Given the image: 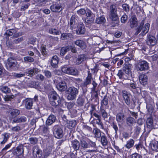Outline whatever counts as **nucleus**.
<instances>
[{
	"label": "nucleus",
	"instance_id": "obj_1",
	"mask_svg": "<svg viewBox=\"0 0 158 158\" xmlns=\"http://www.w3.org/2000/svg\"><path fill=\"white\" fill-rule=\"evenodd\" d=\"M39 72V69L37 68H33L32 69H28L26 70L24 73H12V76L14 78H20L24 77L25 75L32 77L34 75Z\"/></svg>",
	"mask_w": 158,
	"mask_h": 158
},
{
	"label": "nucleus",
	"instance_id": "obj_2",
	"mask_svg": "<svg viewBox=\"0 0 158 158\" xmlns=\"http://www.w3.org/2000/svg\"><path fill=\"white\" fill-rule=\"evenodd\" d=\"M144 21L143 20L140 23L139 25L136 29V31L135 34L138 35L141 31V34L142 35H145L149 31L150 27V24L147 23L144 25Z\"/></svg>",
	"mask_w": 158,
	"mask_h": 158
},
{
	"label": "nucleus",
	"instance_id": "obj_3",
	"mask_svg": "<svg viewBox=\"0 0 158 158\" xmlns=\"http://www.w3.org/2000/svg\"><path fill=\"white\" fill-rule=\"evenodd\" d=\"M78 92V89L74 87L69 88L66 91V93L68 94L67 99L69 100L75 99Z\"/></svg>",
	"mask_w": 158,
	"mask_h": 158
},
{
	"label": "nucleus",
	"instance_id": "obj_4",
	"mask_svg": "<svg viewBox=\"0 0 158 158\" xmlns=\"http://www.w3.org/2000/svg\"><path fill=\"white\" fill-rule=\"evenodd\" d=\"M50 103L53 106L56 107L61 104V100L59 98H58L57 94L54 91H52L50 94Z\"/></svg>",
	"mask_w": 158,
	"mask_h": 158
},
{
	"label": "nucleus",
	"instance_id": "obj_5",
	"mask_svg": "<svg viewBox=\"0 0 158 158\" xmlns=\"http://www.w3.org/2000/svg\"><path fill=\"white\" fill-rule=\"evenodd\" d=\"M54 136L57 139L62 138L63 136V130L58 125H56L53 127Z\"/></svg>",
	"mask_w": 158,
	"mask_h": 158
},
{
	"label": "nucleus",
	"instance_id": "obj_6",
	"mask_svg": "<svg viewBox=\"0 0 158 158\" xmlns=\"http://www.w3.org/2000/svg\"><path fill=\"white\" fill-rule=\"evenodd\" d=\"M147 127L149 129V131H151L153 129L158 128V124L157 123H154L152 117L148 118L146 120Z\"/></svg>",
	"mask_w": 158,
	"mask_h": 158
},
{
	"label": "nucleus",
	"instance_id": "obj_7",
	"mask_svg": "<svg viewBox=\"0 0 158 158\" xmlns=\"http://www.w3.org/2000/svg\"><path fill=\"white\" fill-rule=\"evenodd\" d=\"M128 23L131 28L136 27L138 24V21L135 15H132L129 19Z\"/></svg>",
	"mask_w": 158,
	"mask_h": 158
},
{
	"label": "nucleus",
	"instance_id": "obj_8",
	"mask_svg": "<svg viewBox=\"0 0 158 158\" xmlns=\"http://www.w3.org/2000/svg\"><path fill=\"white\" fill-rule=\"evenodd\" d=\"M33 153L35 155L36 158H45L43 152L38 146H35L33 149Z\"/></svg>",
	"mask_w": 158,
	"mask_h": 158
},
{
	"label": "nucleus",
	"instance_id": "obj_9",
	"mask_svg": "<svg viewBox=\"0 0 158 158\" xmlns=\"http://www.w3.org/2000/svg\"><path fill=\"white\" fill-rule=\"evenodd\" d=\"M16 30L15 29H10L7 30L5 34V36L7 39H8V37L10 36L13 35V37H17L19 36V33L16 34Z\"/></svg>",
	"mask_w": 158,
	"mask_h": 158
},
{
	"label": "nucleus",
	"instance_id": "obj_10",
	"mask_svg": "<svg viewBox=\"0 0 158 158\" xmlns=\"http://www.w3.org/2000/svg\"><path fill=\"white\" fill-rule=\"evenodd\" d=\"M148 64L145 61H143L139 62L137 66V69L139 71H142L148 69Z\"/></svg>",
	"mask_w": 158,
	"mask_h": 158
},
{
	"label": "nucleus",
	"instance_id": "obj_11",
	"mask_svg": "<svg viewBox=\"0 0 158 158\" xmlns=\"http://www.w3.org/2000/svg\"><path fill=\"white\" fill-rule=\"evenodd\" d=\"M75 29H76V33L78 35L84 34L85 32V26L82 23L76 25V28Z\"/></svg>",
	"mask_w": 158,
	"mask_h": 158
},
{
	"label": "nucleus",
	"instance_id": "obj_12",
	"mask_svg": "<svg viewBox=\"0 0 158 158\" xmlns=\"http://www.w3.org/2000/svg\"><path fill=\"white\" fill-rule=\"evenodd\" d=\"M122 96L125 103L128 105L130 103V94L125 90L122 92Z\"/></svg>",
	"mask_w": 158,
	"mask_h": 158
},
{
	"label": "nucleus",
	"instance_id": "obj_13",
	"mask_svg": "<svg viewBox=\"0 0 158 158\" xmlns=\"http://www.w3.org/2000/svg\"><path fill=\"white\" fill-rule=\"evenodd\" d=\"M17 64L16 60L12 57L9 58L7 60L6 65L9 68H12L15 67Z\"/></svg>",
	"mask_w": 158,
	"mask_h": 158
},
{
	"label": "nucleus",
	"instance_id": "obj_14",
	"mask_svg": "<svg viewBox=\"0 0 158 158\" xmlns=\"http://www.w3.org/2000/svg\"><path fill=\"white\" fill-rule=\"evenodd\" d=\"M140 83L144 86L148 83V79L147 76L144 74H141L139 77Z\"/></svg>",
	"mask_w": 158,
	"mask_h": 158
},
{
	"label": "nucleus",
	"instance_id": "obj_15",
	"mask_svg": "<svg viewBox=\"0 0 158 158\" xmlns=\"http://www.w3.org/2000/svg\"><path fill=\"white\" fill-rule=\"evenodd\" d=\"M24 146L22 145H19L13 151L14 155L19 156L21 155L23 153Z\"/></svg>",
	"mask_w": 158,
	"mask_h": 158
},
{
	"label": "nucleus",
	"instance_id": "obj_16",
	"mask_svg": "<svg viewBox=\"0 0 158 158\" xmlns=\"http://www.w3.org/2000/svg\"><path fill=\"white\" fill-rule=\"evenodd\" d=\"M25 107L27 109H30L33 104V100L31 98H27L23 101Z\"/></svg>",
	"mask_w": 158,
	"mask_h": 158
},
{
	"label": "nucleus",
	"instance_id": "obj_17",
	"mask_svg": "<svg viewBox=\"0 0 158 158\" xmlns=\"http://www.w3.org/2000/svg\"><path fill=\"white\" fill-rule=\"evenodd\" d=\"M146 43L148 45L153 46L156 44V40L154 36L150 35L148 36Z\"/></svg>",
	"mask_w": 158,
	"mask_h": 158
},
{
	"label": "nucleus",
	"instance_id": "obj_18",
	"mask_svg": "<svg viewBox=\"0 0 158 158\" xmlns=\"http://www.w3.org/2000/svg\"><path fill=\"white\" fill-rule=\"evenodd\" d=\"M50 9L53 12H60L62 10L61 5L58 3L53 4L50 6Z\"/></svg>",
	"mask_w": 158,
	"mask_h": 158
},
{
	"label": "nucleus",
	"instance_id": "obj_19",
	"mask_svg": "<svg viewBox=\"0 0 158 158\" xmlns=\"http://www.w3.org/2000/svg\"><path fill=\"white\" fill-rule=\"evenodd\" d=\"M74 43L77 46H78L82 49H85L86 47L85 42L83 40H77L74 41Z\"/></svg>",
	"mask_w": 158,
	"mask_h": 158
},
{
	"label": "nucleus",
	"instance_id": "obj_20",
	"mask_svg": "<svg viewBox=\"0 0 158 158\" xmlns=\"http://www.w3.org/2000/svg\"><path fill=\"white\" fill-rule=\"evenodd\" d=\"M132 65L131 64L128 63L125 64L123 68V70L127 75H129L131 73V70Z\"/></svg>",
	"mask_w": 158,
	"mask_h": 158
},
{
	"label": "nucleus",
	"instance_id": "obj_21",
	"mask_svg": "<svg viewBox=\"0 0 158 158\" xmlns=\"http://www.w3.org/2000/svg\"><path fill=\"white\" fill-rule=\"evenodd\" d=\"M56 118V116L53 114L50 115L48 118L46 122L47 125L50 126L55 122Z\"/></svg>",
	"mask_w": 158,
	"mask_h": 158
},
{
	"label": "nucleus",
	"instance_id": "obj_22",
	"mask_svg": "<svg viewBox=\"0 0 158 158\" xmlns=\"http://www.w3.org/2000/svg\"><path fill=\"white\" fill-rule=\"evenodd\" d=\"M56 87L59 90L62 91H64L66 89L67 86L64 81H61L57 84Z\"/></svg>",
	"mask_w": 158,
	"mask_h": 158
},
{
	"label": "nucleus",
	"instance_id": "obj_23",
	"mask_svg": "<svg viewBox=\"0 0 158 158\" xmlns=\"http://www.w3.org/2000/svg\"><path fill=\"white\" fill-rule=\"evenodd\" d=\"M76 18V15H73L71 18L70 22V24L71 28L72 30L73 29H75L76 28V25H77L76 23L77 19Z\"/></svg>",
	"mask_w": 158,
	"mask_h": 158
},
{
	"label": "nucleus",
	"instance_id": "obj_24",
	"mask_svg": "<svg viewBox=\"0 0 158 158\" xmlns=\"http://www.w3.org/2000/svg\"><path fill=\"white\" fill-rule=\"evenodd\" d=\"M125 119V115L123 112H119L116 115V120L118 123H121Z\"/></svg>",
	"mask_w": 158,
	"mask_h": 158
},
{
	"label": "nucleus",
	"instance_id": "obj_25",
	"mask_svg": "<svg viewBox=\"0 0 158 158\" xmlns=\"http://www.w3.org/2000/svg\"><path fill=\"white\" fill-rule=\"evenodd\" d=\"M27 118L26 117L24 116H22L20 117H19L17 118H14L13 120L12 123H24L26 122Z\"/></svg>",
	"mask_w": 158,
	"mask_h": 158
},
{
	"label": "nucleus",
	"instance_id": "obj_26",
	"mask_svg": "<svg viewBox=\"0 0 158 158\" xmlns=\"http://www.w3.org/2000/svg\"><path fill=\"white\" fill-rule=\"evenodd\" d=\"M86 59L85 55H81L78 56L77 58L76 59L75 62L76 64L79 65L85 60Z\"/></svg>",
	"mask_w": 158,
	"mask_h": 158
},
{
	"label": "nucleus",
	"instance_id": "obj_27",
	"mask_svg": "<svg viewBox=\"0 0 158 158\" xmlns=\"http://www.w3.org/2000/svg\"><path fill=\"white\" fill-rule=\"evenodd\" d=\"M72 147L75 150H79L80 147V144L79 142L77 140L75 139L71 142Z\"/></svg>",
	"mask_w": 158,
	"mask_h": 158
},
{
	"label": "nucleus",
	"instance_id": "obj_28",
	"mask_svg": "<svg viewBox=\"0 0 158 158\" xmlns=\"http://www.w3.org/2000/svg\"><path fill=\"white\" fill-rule=\"evenodd\" d=\"M58 63V57L56 55L53 56L52 58L51 65L53 68H56Z\"/></svg>",
	"mask_w": 158,
	"mask_h": 158
},
{
	"label": "nucleus",
	"instance_id": "obj_29",
	"mask_svg": "<svg viewBox=\"0 0 158 158\" xmlns=\"http://www.w3.org/2000/svg\"><path fill=\"white\" fill-rule=\"evenodd\" d=\"M68 74L71 75L76 76L78 75L79 72L78 70L75 68L70 67L69 70Z\"/></svg>",
	"mask_w": 158,
	"mask_h": 158
},
{
	"label": "nucleus",
	"instance_id": "obj_30",
	"mask_svg": "<svg viewBox=\"0 0 158 158\" xmlns=\"http://www.w3.org/2000/svg\"><path fill=\"white\" fill-rule=\"evenodd\" d=\"M136 84L134 81L127 84V86L128 88L131 91L133 92H135L137 87Z\"/></svg>",
	"mask_w": 158,
	"mask_h": 158
},
{
	"label": "nucleus",
	"instance_id": "obj_31",
	"mask_svg": "<svg viewBox=\"0 0 158 158\" xmlns=\"http://www.w3.org/2000/svg\"><path fill=\"white\" fill-rule=\"evenodd\" d=\"M10 116L12 118H14L19 115L20 114V111L17 109H11L10 111Z\"/></svg>",
	"mask_w": 158,
	"mask_h": 158
},
{
	"label": "nucleus",
	"instance_id": "obj_32",
	"mask_svg": "<svg viewBox=\"0 0 158 158\" xmlns=\"http://www.w3.org/2000/svg\"><path fill=\"white\" fill-rule=\"evenodd\" d=\"M95 21L97 24L103 25L106 23V20L105 17L100 16L97 18Z\"/></svg>",
	"mask_w": 158,
	"mask_h": 158
},
{
	"label": "nucleus",
	"instance_id": "obj_33",
	"mask_svg": "<svg viewBox=\"0 0 158 158\" xmlns=\"http://www.w3.org/2000/svg\"><path fill=\"white\" fill-rule=\"evenodd\" d=\"M73 35L70 33H63L61 34L60 39L62 40H69L72 38Z\"/></svg>",
	"mask_w": 158,
	"mask_h": 158
},
{
	"label": "nucleus",
	"instance_id": "obj_34",
	"mask_svg": "<svg viewBox=\"0 0 158 158\" xmlns=\"http://www.w3.org/2000/svg\"><path fill=\"white\" fill-rule=\"evenodd\" d=\"M30 5V4L29 3H26L24 2H20V10L21 11H24L27 9Z\"/></svg>",
	"mask_w": 158,
	"mask_h": 158
},
{
	"label": "nucleus",
	"instance_id": "obj_35",
	"mask_svg": "<svg viewBox=\"0 0 158 158\" xmlns=\"http://www.w3.org/2000/svg\"><path fill=\"white\" fill-rule=\"evenodd\" d=\"M92 78V75L90 73V71H88V76L86 78L85 81L84 83L85 85H87L91 83Z\"/></svg>",
	"mask_w": 158,
	"mask_h": 158
},
{
	"label": "nucleus",
	"instance_id": "obj_36",
	"mask_svg": "<svg viewBox=\"0 0 158 158\" xmlns=\"http://www.w3.org/2000/svg\"><path fill=\"white\" fill-rule=\"evenodd\" d=\"M83 97V95H80L77 100V103L80 106H82L84 104V99Z\"/></svg>",
	"mask_w": 158,
	"mask_h": 158
},
{
	"label": "nucleus",
	"instance_id": "obj_37",
	"mask_svg": "<svg viewBox=\"0 0 158 158\" xmlns=\"http://www.w3.org/2000/svg\"><path fill=\"white\" fill-rule=\"evenodd\" d=\"M93 133L95 138H100L102 136L100 130L98 128H94V129Z\"/></svg>",
	"mask_w": 158,
	"mask_h": 158
},
{
	"label": "nucleus",
	"instance_id": "obj_38",
	"mask_svg": "<svg viewBox=\"0 0 158 158\" xmlns=\"http://www.w3.org/2000/svg\"><path fill=\"white\" fill-rule=\"evenodd\" d=\"M77 124L75 120L69 121L67 122L66 124V126L69 129H71L74 127Z\"/></svg>",
	"mask_w": 158,
	"mask_h": 158
},
{
	"label": "nucleus",
	"instance_id": "obj_39",
	"mask_svg": "<svg viewBox=\"0 0 158 158\" xmlns=\"http://www.w3.org/2000/svg\"><path fill=\"white\" fill-rule=\"evenodd\" d=\"M71 47L70 46H67L62 47L60 50V55L64 56L67 52L70 50Z\"/></svg>",
	"mask_w": 158,
	"mask_h": 158
},
{
	"label": "nucleus",
	"instance_id": "obj_40",
	"mask_svg": "<svg viewBox=\"0 0 158 158\" xmlns=\"http://www.w3.org/2000/svg\"><path fill=\"white\" fill-rule=\"evenodd\" d=\"M80 145L81 149H85L89 148L88 143H87L84 139L80 140Z\"/></svg>",
	"mask_w": 158,
	"mask_h": 158
},
{
	"label": "nucleus",
	"instance_id": "obj_41",
	"mask_svg": "<svg viewBox=\"0 0 158 158\" xmlns=\"http://www.w3.org/2000/svg\"><path fill=\"white\" fill-rule=\"evenodd\" d=\"M134 144V141L132 139H131L127 142V144L125 146L128 149H130L132 148Z\"/></svg>",
	"mask_w": 158,
	"mask_h": 158
},
{
	"label": "nucleus",
	"instance_id": "obj_42",
	"mask_svg": "<svg viewBox=\"0 0 158 158\" xmlns=\"http://www.w3.org/2000/svg\"><path fill=\"white\" fill-rule=\"evenodd\" d=\"M109 17L113 21H116L118 19L117 12L110 13Z\"/></svg>",
	"mask_w": 158,
	"mask_h": 158
},
{
	"label": "nucleus",
	"instance_id": "obj_43",
	"mask_svg": "<svg viewBox=\"0 0 158 158\" xmlns=\"http://www.w3.org/2000/svg\"><path fill=\"white\" fill-rule=\"evenodd\" d=\"M101 142L103 146L107 145L108 141L105 135H102L101 137Z\"/></svg>",
	"mask_w": 158,
	"mask_h": 158
},
{
	"label": "nucleus",
	"instance_id": "obj_44",
	"mask_svg": "<svg viewBox=\"0 0 158 158\" xmlns=\"http://www.w3.org/2000/svg\"><path fill=\"white\" fill-rule=\"evenodd\" d=\"M48 125H43L42 126V129L43 134L47 135L49 133V128Z\"/></svg>",
	"mask_w": 158,
	"mask_h": 158
},
{
	"label": "nucleus",
	"instance_id": "obj_45",
	"mask_svg": "<svg viewBox=\"0 0 158 158\" xmlns=\"http://www.w3.org/2000/svg\"><path fill=\"white\" fill-rule=\"evenodd\" d=\"M117 75L120 79H126L128 78V77L123 72V70H120L118 71Z\"/></svg>",
	"mask_w": 158,
	"mask_h": 158
},
{
	"label": "nucleus",
	"instance_id": "obj_46",
	"mask_svg": "<svg viewBox=\"0 0 158 158\" xmlns=\"http://www.w3.org/2000/svg\"><path fill=\"white\" fill-rule=\"evenodd\" d=\"M9 138V134L8 133H4L2 135V139L3 140L1 142V143L3 144L6 143Z\"/></svg>",
	"mask_w": 158,
	"mask_h": 158
},
{
	"label": "nucleus",
	"instance_id": "obj_47",
	"mask_svg": "<svg viewBox=\"0 0 158 158\" xmlns=\"http://www.w3.org/2000/svg\"><path fill=\"white\" fill-rule=\"evenodd\" d=\"M151 147L153 150H157L158 148V142L153 141L151 143Z\"/></svg>",
	"mask_w": 158,
	"mask_h": 158
},
{
	"label": "nucleus",
	"instance_id": "obj_48",
	"mask_svg": "<svg viewBox=\"0 0 158 158\" xmlns=\"http://www.w3.org/2000/svg\"><path fill=\"white\" fill-rule=\"evenodd\" d=\"M16 85L19 89L25 88L26 87V83L24 82L19 81L17 82Z\"/></svg>",
	"mask_w": 158,
	"mask_h": 158
},
{
	"label": "nucleus",
	"instance_id": "obj_49",
	"mask_svg": "<svg viewBox=\"0 0 158 158\" xmlns=\"http://www.w3.org/2000/svg\"><path fill=\"white\" fill-rule=\"evenodd\" d=\"M0 90L5 93H9L10 92V89L6 86H2L0 88Z\"/></svg>",
	"mask_w": 158,
	"mask_h": 158
},
{
	"label": "nucleus",
	"instance_id": "obj_50",
	"mask_svg": "<svg viewBox=\"0 0 158 158\" xmlns=\"http://www.w3.org/2000/svg\"><path fill=\"white\" fill-rule=\"evenodd\" d=\"M43 73L46 78H50L52 76V73L48 70H44Z\"/></svg>",
	"mask_w": 158,
	"mask_h": 158
},
{
	"label": "nucleus",
	"instance_id": "obj_51",
	"mask_svg": "<svg viewBox=\"0 0 158 158\" xmlns=\"http://www.w3.org/2000/svg\"><path fill=\"white\" fill-rule=\"evenodd\" d=\"M49 33L54 35H59L60 33L59 30L56 29L51 28L49 30Z\"/></svg>",
	"mask_w": 158,
	"mask_h": 158
},
{
	"label": "nucleus",
	"instance_id": "obj_52",
	"mask_svg": "<svg viewBox=\"0 0 158 158\" xmlns=\"http://www.w3.org/2000/svg\"><path fill=\"white\" fill-rule=\"evenodd\" d=\"M24 61L25 62H33L34 60L35 59L32 57L30 56H27L24 57L23 58Z\"/></svg>",
	"mask_w": 158,
	"mask_h": 158
},
{
	"label": "nucleus",
	"instance_id": "obj_53",
	"mask_svg": "<svg viewBox=\"0 0 158 158\" xmlns=\"http://www.w3.org/2000/svg\"><path fill=\"white\" fill-rule=\"evenodd\" d=\"M123 10L126 12L128 13L130 11V8L129 5L127 4H123L122 5Z\"/></svg>",
	"mask_w": 158,
	"mask_h": 158
},
{
	"label": "nucleus",
	"instance_id": "obj_54",
	"mask_svg": "<svg viewBox=\"0 0 158 158\" xmlns=\"http://www.w3.org/2000/svg\"><path fill=\"white\" fill-rule=\"evenodd\" d=\"M30 143L32 144H36L38 141V139L36 137H31L28 139Z\"/></svg>",
	"mask_w": 158,
	"mask_h": 158
},
{
	"label": "nucleus",
	"instance_id": "obj_55",
	"mask_svg": "<svg viewBox=\"0 0 158 158\" xmlns=\"http://www.w3.org/2000/svg\"><path fill=\"white\" fill-rule=\"evenodd\" d=\"M70 67H68L65 65L64 66L61 68V71L63 73L68 74Z\"/></svg>",
	"mask_w": 158,
	"mask_h": 158
},
{
	"label": "nucleus",
	"instance_id": "obj_56",
	"mask_svg": "<svg viewBox=\"0 0 158 158\" xmlns=\"http://www.w3.org/2000/svg\"><path fill=\"white\" fill-rule=\"evenodd\" d=\"M100 112L102 117L104 119H105V118H107V113L106 112V111L104 109L101 108L100 110Z\"/></svg>",
	"mask_w": 158,
	"mask_h": 158
},
{
	"label": "nucleus",
	"instance_id": "obj_57",
	"mask_svg": "<svg viewBox=\"0 0 158 158\" xmlns=\"http://www.w3.org/2000/svg\"><path fill=\"white\" fill-rule=\"evenodd\" d=\"M110 13L117 12V9L115 5L112 4L110 7Z\"/></svg>",
	"mask_w": 158,
	"mask_h": 158
},
{
	"label": "nucleus",
	"instance_id": "obj_58",
	"mask_svg": "<svg viewBox=\"0 0 158 158\" xmlns=\"http://www.w3.org/2000/svg\"><path fill=\"white\" fill-rule=\"evenodd\" d=\"M44 156L45 158H46L50 154L51 151L49 149H45L44 151Z\"/></svg>",
	"mask_w": 158,
	"mask_h": 158
},
{
	"label": "nucleus",
	"instance_id": "obj_59",
	"mask_svg": "<svg viewBox=\"0 0 158 158\" xmlns=\"http://www.w3.org/2000/svg\"><path fill=\"white\" fill-rule=\"evenodd\" d=\"M108 103V99L106 95H105L104 96L103 99L102 101V104H103L104 105L106 106Z\"/></svg>",
	"mask_w": 158,
	"mask_h": 158
},
{
	"label": "nucleus",
	"instance_id": "obj_60",
	"mask_svg": "<svg viewBox=\"0 0 158 158\" xmlns=\"http://www.w3.org/2000/svg\"><path fill=\"white\" fill-rule=\"evenodd\" d=\"M127 16L126 14H125L121 17V22L122 23H125L127 22Z\"/></svg>",
	"mask_w": 158,
	"mask_h": 158
},
{
	"label": "nucleus",
	"instance_id": "obj_61",
	"mask_svg": "<svg viewBox=\"0 0 158 158\" xmlns=\"http://www.w3.org/2000/svg\"><path fill=\"white\" fill-rule=\"evenodd\" d=\"M134 119L133 118L131 117H129L126 119L127 123V124H132L133 123Z\"/></svg>",
	"mask_w": 158,
	"mask_h": 158
},
{
	"label": "nucleus",
	"instance_id": "obj_62",
	"mask_svg": "<svg viewBox=\"0 0 158 158\" xmlns=\"http://www.w3.org/2000/svg\"><path fill=\"white\" fill-rule=\"evenodd\" d=\"M36 79L43 81L45 80V77L42 74H39L36 76Z\"/></svg>",
	"mask_w": 158,
	"mask_h": 158
},
{
	"label": "nucleus",
	"instance_id": "obj_63",
	"mask_svg": "<svg viewBox=\"0 0 158 158\" xmlns=\"http://www.w3.org/2000/svg\"><path fill=\"white\" fill-rule=\"evenodd\" d=\"M11 146V143H9L6 145V146L4 148H3L2 150V153L3 154L4 153L5 154L7 150Z\"/></svg>",
	"mask_w": 158,
	"mask_h": 158
},
{
	"label": "nucleus",
	"instance_id": "obj_64",
	"mask_svg": "<svg viewBox=\"0 0 158 158\" xmlns=\"http://www.w3.org/2000/svg\"><path fill=\"white\" fill-rule=\"evenodd\" d=\"M89 148L92 147L93 148H96V143L95 142H93L91 140H89L88 142Z\"/></svg>",
	"mask_w": 158,
	"mask_h": 158
}]
</instances>
